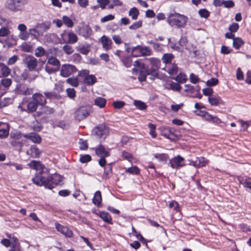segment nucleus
<instances>
[{
  "instance_id": "f257e3e1",
  "label": "nucleus",
  "mask_w": 251,
  "mask_h": 251,
  "mask_svg": "<svg viewBox=\"0 0 251 251\" xmlns=\"http://www.w3.org/2000/svg\"><path fill=\"white\" fill-rule=\"evenodd\" d=\"M187 17L183 15L177 13H169L168 15L167 21L171 26H176L177 27H183L187 22Z\"/></svg>"
},
{
  "instance_id": "f03ea898",
  "label": "nucleus",
  "mask_w": 251,
  "mask_h": 251,
  "mask_svg": "<svg viewBox=\"0 0 251 251\" xmlns=\"http://www.w3.org/2000/svg\"><path fill=\"white\" fill-rule=\"evenodd\" d=\"M126 50L127 52H131L134 57L150 56L152 53L150 47L139 45L131 48H127Z\"/></svg>"
},
{
  "instance_id": "7ed1b4c3",
  "label": "nucleus",
  "mask_w": 251,
  "mask_h": 251,
  "mask_svg": "<svg viewBox=\"0 0 251 251\" xmlns=\"http://www.w3.org/2000/svg\"><path fill=\"white\" fill-rule=\"evenodd\" d=\"M92 112V109L90 106H81L75 110L74 117L75 120L80 122L87 118Z\"/></svg>"
},
{
  "instance_id": "20e7f679",
  "label": "nucleus",
  "mask_w": 251,
  "mask_h": 251,
  "mask_svg": "<svg viewBox=\"0 0 251 251\" xmlns=\"http://www.w3.org/2000/svg\"><path fill=\"white\" fill-rule=\"evenodd\" d=\"M26 4L25 0H6L5 6L10 11H22Z\"/></svg>"
},
{
  "instance_id": "39448f33",
  "label": "nucleus",
  "mask_w": 251,
  "mask_h": 251,
  "mask_svg": "<svg viewBox=\"0 0 251 251\" xmlns=\"http://www.w3.org/2000/svg\"><path fill=\"white\" fill-rule=\"evenodd\" d=\"M38 105L36 102L32 101L23 100L18 108L21 111H25L28 113H33L37 110Z\"/></svg>"
},
{
  "instance_id": "423d86ee",
  "label": "nucleus",
  "mask_w": 251,
  "mask_h": 251,
  "mask_svg": "<svg viewBox=\"0 0 251 251\" xmlns=\"http://www.w3.org/2000/svg\"><path fill=\"white\" fill-rule=\"evenodd\" d=\"M60 36L61 40L64 43L74 44L78 40L77 36L73 32L67 33L66 30H64Z\"/></svg>"
},
{
  "instance_id": "0eeeda50",
  "label": "nucleus",
  "mask_w": 251,
  "mask_h": 251,
  "mask_svg": "<svg viewBox=\"0 0 251 251\" xmlns=\"http://www.w3.org/2000/svg\"><path fill=\"white\" fill-rule=\"evenodd\" d=\"M48 183H46L47 188L51 189L55 186L60 184L63 180L62 177L58 174L50 176L47 177Z\"/></svg>"
},
{
  "instance_id": "6e6552de",
  "label": "nucleus",
  "mask_w": 251,
  "mask_h": 251,
  "mask_svg": "<svg viewBox=\"0 0 251 251\" xmlns=\"http://www.w3.org/2000/svg\"><path fill=\"white\" fill-rule=\"evenodd\" d=\"M77 71L76 67L71 64H64L60 69V75L62 76L67 77Z\"/></svg>"
},
{
  "instance_id": "1a4fd4ad",
  "label": "nucleus",
  "mask_w": 251,
  "mask_h": 251,
  "mask_svg": "<svg viewBox=\"0 0 251 251\" xmlns=\"http://www.w3.org/2000/svg\"><path fill=\"white\" fill-rule=\"evenodd\" d=\"M93 132L99 137L105 139L109 134V129L104 124H101L95 127Z\"/></svg>"
},
{
  "instance_id": "9d476101",
  "label": "nucleus",
  "mask_w": 251,
  "mask_h": 251,
  "mask_svg": "<svg viewBox=\"0 0 251 251\" xmlns=\"http://www.w3.org/2000/svg\"><path fill=\"white\" fill-rule=\"evenodd\" d=\"M24 62L26 65L28 70L30 71H35L38 65L37 60L36 58L31 55H27L24 59Z\"/></svg>"
},
{
  "instance_id": "9b49d317",
  "label": "nucleus",
  "mask_w": 251,
  "mask_h": 251,
  "mask_svg": "<svg viewBox=\"0 0 251 251\" xmlns=\"http://www.w3.org/2000/svg\"><path fill=\"white\" fill-rule=\"evenodd\" d=\"M169 164L173 169H177L185 166L184 159L177 155L170 160Z\"/></svg>"
},
{
  "instance_id": "f8f14e48",
  "label": "nucleus",
  "mask_w": 251,
  "mask_h": 251,
  "mask_svg": "<svg viewBox=\"0 0 251 251\" xmlns=\"http://www.w3.org/2000/svg\"><path fill=\"white\" fill-rule=\"evenodd\" d=\"M99 42L101 44L102 47L104 50L107 51L111 49L113 43L109 37L103 35L99 39Z\"/></svg>"
},
{
  "instance_id": "ddd939ff",
  "label": "nucleus",
  "mask_w": 251,
  "mask_h": 251,
  "mask_svg": "<svg viewBox=\"0 0 251 251\" xmlns=\"http://www.w3.org/2000/svg\"><path fill=\"white\" fill-rule=\"evenodd\" d=\"M55 227L58 231L60 232L67 237L70 238L73 235V231L67 226H63L59 223H56Z\"/></svg>"
},
{
  "instance_id": "4468645a",
  "label": "nucleus",
  "mask_w": 251,
  "mask_h": 251,
  "mask_svg": "<svg viewBox=\"0 0 251 251\" xmlns=\"http://www.w3.org/2000/svg\"><path fill=\"white\" fill-rule=\"evenodd\" d=\"M47 177H45L41 175H37L32 178V182L38 186L44 185L46 188H47L46 183H48Z\"/></svg>"
},
{
  "instance_id": "2eb2a0df",
  "label": "nucleus",
  "mask_w": 251,
  "mask_h": 251,
  "mask_svg": "<svg viewBox=\"0 0 251 251\" xmlns=\"http://www.w3.org/2000/svg\"><path fill=\"white\" fill-rule=\"evenodd\" d=\"M32 99L36 102L37 105H43L47 102L45 97L40 93H35L32 96Z\"/></svg>"
},
{
  "instance_id": "dca6fc26",
  "label": "nucleus",
  "mask_w": 251,
  "mask_h": 251,
  "mask_svg": "<svg viewBox=\"0 0 251 251\" xmlns=\"http://www.w3.org/2000/svg\"><path fill=\"white\" fill-rule=\"evenodd\" d=\"M209 103L212 106H217L219 104H223V101L221 98L218 95H212L208 98Z\"/></svg>"
},
{
  "instance_id": "f3484780",
  "label": "nucleus",
  "mask_w": 251,
  "mask_h": 251,
  "mask_svg": "<svg viewBox=\"0 0 251 251\" xmlns=\"http://www.w3.org/2000/svg\"><path fill=\"white\" fill-rule=\"evenodd\" d=\"M24 137L35 143L39 144L41 142V137L39 135L34 132L24 135Z\"/></svg>"
},
{
  "instance_id": "a211bd4d",
  "label": "nucleus",
  "mask_w": 251,
  "mask_h": 251,
  "mask_svg": "<svg viewBox=\"0 0 251 251\" xmlns=\"http://www.w3.org/2000/svg\"><path fill=\"white\" fill-rule=\"evenodd\" d=\"M95 152L96 154L100 157H108L110 155L109 152L106 151L104 147L101 145H100L96 148Z\"/></svg>"
},
{
  "instance_id": "6ab92c4d",
  "label": "nucleus",
  "mask_w": 251,
  "mask_h": 251,
  "mask_svg": "<svg viewBox=\"0 0 251 251\" xmlns=\"http://www.w3.org/2000/svg\"><path fill=\"white\" fill-rule=\"evenodd\" d=\"M10 72V69L6 65L0 63V77L8 76Z\"/></svg>"
},
{
  "instance_id": "aec40b11",
  "label": "nucleus",
  "mask_w": 251,
  "mask_h": 251,
  "mask_svg": "<svg viewBox=\"0 0 251 251\" xmlns=\"http://www.w3.org/2000/svg\"><path fill=\"white\" fill-rule=\"evenodd\" d=\"M192 163L194 166L197 167H201L204 166L206 163V159L203 157H197L194 161H192Z\"/></svg>"
},
{
  "instance_id": "412c9836",
  "label": "nucleus",
  "mask_w": 251,
  "mask_h": 251,
  "mask_svg": "<svg viewBox=\"0 0 251 251\" xmlns=\"http://www.w3.org/2000/svg\"><path fill=\"white\" fill-rule=\"evenodd\" d=\"M79 34L87 38L91 34V29L88 26H83L79 29Z\"/></svg>"
},
{
  "instance_id": "4be33fe9",
  "label": "nucleus",
  "mask_w": 251,
  "mask_h": 251,
  "mask_svg": "<svg viewBox=\"0 0 251 251\" xmlns=\"http://www.w3.org/2000/svg\"><path fill=\"white\" fill-rule=\"evenodd\" d=\"M54 110L53 108H51L49 106L43 105L40 109V111L38 112L37 115L40 116L41 114H50L54 112Z\"/></svg>"
},
{
  "instance_id": "5701e85b",
  "label": "nucleus",
  "mask_w": 251,
  "mask_h": 251,
  "mask_svg": "<svg viewBox=\"0 0 251 251\" xmlns=\"http://www.w3.org/2000/svg\"><path fill=\"white\" fill-rule=\"evenodd\" d=\"M99 216L106 223L112 224V219L110 215L106 212H100Z\"/></svg>"
},
{
  "instance_id": "b1692460",
  "label": "nucleus",
  "mask_w": 251,
  "mask_h": 251,
  "mask_svg": "<svg viewBox=\"0 0 251 251\" xmlns=\"http://www.w3.org/2000/svg\"><path fill=\"white\" fill-rule=\"evenodd\" d=\"M17 92L20 95H29L32 93V89L25 86H20L17 90Z\"/></svg>"
},
{
  "instance_id": "393cba45",
  "label": "nucleus",
  "mask_w": 251,
  "mask_h": 251,
  "mask_svg": "<svg viewBox=\"0 0 251 251\" xmlns=\"http://www.w3.org/2000/svg\"><path fill=\"white\" fill-rule=\"evenodd\" d=\"M38 28H39L37 27L36 25L35 27L29 29V34L36 39H37L40 36L43 35V32H41V31L38 30Z\"/></svg>"
},
{
  "instance_id": "a878e982",
  "label": "nucleus",
  "mask_w": 251,
  "mask_h": 251,
  "mask_svg": "<svg viewBox=\"0 0 251 251\" xmlns=\"http://www.w3.org/2000/svg\"><path fill=\"white\" fill-rule=\"evenodd\" d=\"M239 181L244 187L250 189L251 190V177L248 176L242 177L240 179Z\"/></svg>"
},
{
  "instance_id": "bb28decb",
  "label": "nucleus",
  "mask_w": 251,
  "mask_h": 251,
  "mask_svg": "<svg viewBox=\"0 0 251 251\" xmlns=\"http://www.w3.org/2000/svg\"><path fill=\"white\" fill-rule=\"evenodd\" d=\"M21 49L25 52H31L33 50V46L29 42H25L21 45Z\"/></svg>"
},
{
  "instance_id": "cd10ccee",
  "label": "nucleus",
  "mask_w": 251,
  "mask_h": 251,
  "mask_svg": "<svg viewBox=\"0 0 251 251\" xmlns=\"http://www.w3.org/2000/svg\"><path fill=\"white\" fill-rule=\"evenodd\" d=\"M84 82L87 85H93L97 82V78L93 75H89L84 79Z\"/></svg>"
},
{
  "instance_id": "c85d7f7f",
  "label": "nucleus",
  "mask_w": 251,
  "mask_h": 251,
  "mask_svg": "<svg viewBox=\"0 0 251 251\" xmlns=\"http://www.w3.org/2000/svg\"><path fill=\"white\" fill-rule=\"evenodd\" d=\"M101 193L100 191H97L94 194L93 202L95 205L99 206L101 203Z\"/></svg>"
},
{
  "instance_id": "c756f323",
  "label": "nucleus",
  "mask_w": 251,
  "mask_h": 251,
  "mask_svg": "<svg viewBox=\"0 0 251 251\" xmlns=\"http://www.w3.org/2000/svg\"><path fill=\"white\" fill-rule=\"evenodd\" d=\"M27 165L30 168L36 170H39L43 169V167L41 163L36 160H33Z\"/></svg>"
},
{
  "instance_id": "7c9ffc66",
  "label": "nucleus",
  "mask_w": 251,
  "mask_h": 251,
  "mask_svg": "<svg viewBox=\"0 0 251 251\" xmlns=\"http://www.w3.org/2000/svg\"><path fill=\"white\" fill-rule=\"evenodd\" d=\"M161 134L162 135L165 136V137L171 139V136L173 134V133L171 130V129L168 127H162L161 129Z\"/></svg>"
},
{
  "instance_id": "2f4dec72",
  "label": "nucleus",
  "mask_w": 251,
  "mask_h": 251,
  "mask_svg": "<svg viewBox=\"0 0 251 251\" xmlns=\"http://www.w3.org/2000/svg\"><path fill=\"white\" fill-rule=\"evenodd\" d=\"M244 44V42L239 37H236L233 39V47L236 49H239Z\"/></svg>"
},
{
  "instance_id": "473e14b6",
  "label": "nucleus",
  "mask_w": 251,
  "mask_h": 251,
  "mask_svg": "<svg viewBox=\"0 0 251 251\" xmlns=\"http://www.w3.org/2000/svg\"><path fill=\"white\" fill-rule=\"evenodd\" d=\"M106 100L103 98L98 97L95 100V104L100 108H103L105 106Z\"/></svg>"
},
{
  "instance_id": "72a5a7b5",
  "label": "nucleus",
  "mask_w": 251,
  "mask_h": 251,
  "mask_svg": "<svg viewBox=\"0 0 251 251\" xmlns=\"http://www.w3.org/2000/svg\"><path fill=\"white\" fill-rule=\"evenodd\" d=\"M174 58V56L173 54L171 53H165L163 55L162 60L164 63L168 64L172 62Z\"/></svg>"
},
{
  "instance_id": "f704fd0d",
  "label": "nucleus",
  "mask_w": 251,
  "mask_h": 251,
  "mask_svg": "<svg viewBox=\"0 0 251 251\" xmlns=\"http://www.w3.org/2000/svg\"><path fill=\"white\" fill-rule=\"evenodd\" d=\"M144 71L147 75H151L152 77H157L158 76V71L153 68L148 69L145 67Z\"/></svg>"
},
{
  "instance_id": "c9c22d12",
  "label": "nucleus",
  "mask_w": 251,
  "mask_h": 251,
  "mask_svg": "<svg viewBox=\"0 0 251 251\" xmlns=\"http://www.w3.org/2000/svg\"><path fill=\"white\" fill-rule=\"evenodd\" d=\"M46 54V50L43 47L40 46L35 50V55L37 57H41Z\"/></svg>"
},
{
  "instance_id": "e433bc0d",
  "label": "nucleus",
  "mask_w": 251,
  "mask_h": 251,
  "mask_svg": "<svg viewBox=\"0 0 251 251\" xmlns=\"http://www.w3.org/2000/svg\"><path fill=\"white\" fill-rule=\"evenodd\" d=\"M48 63L57 67H59L60 65L59 60L53 56H51L48 58Z\"/></svg>"
},
{
  "instance_id": "4c0bfd02",
  "label": "nucleus",
  "mask_w": 251,
  "mask_h": 251,
  "mask_svg": "<svg viewBox=\"0 0 251 251\" xmlns=\"http://www.w3.org/2000/svg\"><path fill=\"white\" fill-rule=\"evenodd\" d=\"M128 14L131 16L133 20H136L139 14V12L136 7H133L130 9Z\"/></svg>"
},
{
  "instance_id": "58836bf2",
  "label": "nucleus",
  "mask_w": 251,
  "mask_h": 251,
  "mask_svg": "<svg viewBox=\"0 0 251 251\" xmlns=\"http://www.w3.org/2000/svg\"><path fill=\"white\" fill-rule=\"evenodd\" d=\"M174 80L180 83H185L187 80L186 75L184 74L180 73L176 77L173 78Z\"/></svg>"
},
{
  "instance_id": "ea45409f",
  "label": "nucleus",
  "mask_w": 251,
  "mask_h": 251,
  "mask_svg": "<svg viewBox=\"0 0 251 251\" xmlns=\"http://www.w3.org/2000/svg\"><path fill=\"white\" fill-rule=\"evenodd\" d=\"M30 151L31 152V155L32 157L37 158L39 156V150L35 146H32L30 147Z\"/></svg>"
},
{
  "instance_id": "a19ab883",
  "label": "nucleus",
  "mask_w": 251,
  "mask_h": 251,
  "mask_svg": "<svg viewBox=\"0 0 251 251\" xmlns=\"http://www.w3.org/2000/svg\"><path fill=\"white\" fill-rule=\"evenodd\" d=\"M148 127L150 129L149 133L153 138L156 137L157 134L155 132L156 126L152 123L148 124Z\"/></svg>"
},
{
  "instance_id": "79ce46f5",
  "label": "nucleus",
  "mask_w": 251,
  "mask_h": 251,
  "mask_svg": "<svg viewBox=\"0 0 251 251\" xmlns=\"http://www.w3.org/2000/svg\"><path fill=\"white\" fill-rule=\"evenodd\" d=\"M62 20L64 24L68 27H72L74 26V22L69 17L64 16L62 17Z\"/></svg>"
},
{
  "instance_id": "37998d69",
  "label": "nucleus",
  "mask_w": 251,
  "mask_h": 251,
  "mask_svg": "<svg viewBox=\"0 0 251 251\" xmlns=\"http://www.w3.org/2000/svg\"><path fill=\"white\" fill-rule=\"evenodd\" d=\"M66 82L74 87H77L79 85L78 80L75 77H70L66 80Z\"/></svg>"
},
{
  "instance_id": "c03bdc74",
  "label": "nucleus",
  "mask_w": 251,
  "mask_h": 251,
  "mask_svg": "<svg viewBox=\"0 0 251 251\" xmlns=\"http://www.w3.org/2000/svg\"><path fill=\"white\" fill-rule=\"evenodd\" d=\"M10 144L13 147L20 151L23 146V143L22 142L16 140H12L10 142Z\"/></svg>"
},
{
  "instance_id": "a18cd8bd",
  "label": "nucleus",
  "mask_w": 251,
  "mask_h": 251,
  "mask_svg": "<svg viewBox=\"0 0 251 251\" xmlns=\"http://www.w3.org/2000/svg\"><path fill=\"white\" fill-rule=\"evenodd\" d=\"M126 172L133 175H138L140 173V169L137 166H134L126 169Z\"/></svg>"
},
{
  "instance_id": "49530a36",
  "label": "nucleus",
  "mask_w": 251,
  "mask_h": 251,
  "mask_svg": "<svg viewBox=\"0 0 251 251\" xmlns=\"http://www.w3.org/2000/svg\"><path fill=\"white\" fill-rule=\"evenodd\" d=\"M167 72L171 75H175L177 73L178 67L176 64H173L168 68Z\"/></svg>"
},
{
  "instance_id": "de8ad7c7",
  "label": "nucleus",
  "mask_w": 251,
  "mask_h": 251,
  "mask_svg": "<svg viewBox=\"0 0 251 251\" xmlns=\"http://www.w3.org/2000/svg\"><path fill=\"white\" fill-rule=\"evenodd\" d=\"M78 50L82 54L87 55L90 51V46L87 45L86 46H83L80 47L78 49Z\"/></svg>"
},
{
  "instance_id": "09e8293b",
  "label": "nucleus",
  "mask_w": 251,
  "mask_h": 251,
  "mask_svg": "<svg viewBox=\"0 0 251 251\" xmlns=\"http://www.w3.org/2000/svg\"><path fill=\"white\" fill-rule=\"evenodd\" d=\"M198 13L201 17L205 19L208 18L210 16V12L205 8L200 9Z\"/></svg>"
},
{
  "instance_id": "8fccbe9b",
  "label": "nucleus",
  "mask_w": 251,
  "mask_h": 251,
  "mask_svg": "<svg viewBox=\"0 0 251 251\" xmlns=\"http://www.w3.org/2000/svg\"><path fill=\"white\" fill-rule=\"evenodd\" d=\"M10 33V31L8 27L3 26L0 28V37H6L9 35Z\"/></svg>"
},
{
  "instance_id": "3c124183",
  "label": "nucleus",
  "mask_w": 251,
  "mask_h": 251,
  "mask_svg": "<svg viewBox=\"0 0 251 251\" xmlns=\"http://www.w3.org/2000/svg\"><path fill=\"white\" fill-rule=\"evenodd\" d=\"M122 62L126 68H129L131 67L132 63V58L130 56L125 57L122 59Z\"/></svg>"
},
{
  "instance_id": "603ef678",
  "label": "nucleus",
  "mask_w": 251,
  "mask_h": 251,
  "mask_svg": "<svg viewBox=\"0 0 251 251\" xmlns=\"http://www.w3.org/2000/svg\"><path fill=\"white\" fill-rule=\"evenodd\" d=\"M62 49L65 53L67 55H70L72 54L74 51V50L73 49V47L69 45H64Z\"/></svg>"
},
{
  "instance_id": "864d4df0",
  "label": "nucleus",
  "mask_w": 251,
  "mask_h": 251,
  "mask_svg": "<svg viewBox=\"0 0 251 251\" xmlns=\"http://www.w3.org/2000/svg\"><path fill=\"white\" fill-rule=\"evenodd\" d=\"M12 83V80L10 78H4L0 81V85L5 88L9 87Z\"/></svg>"
},
{
  "instance_id": "5fc2aeb1",
  "label": "nucleus",
  "mask_w": 251,
  "mask_h": 251,
  "mask_svg": "<svg viewBox=\"0 0 251 251\" xmlns=\"http://www.w3.org/2000/svg\"><path fill=\"white\" fill-rule=\"evenodd\" d=\"M134 104V105L140 110H144L147 107L146 104L140 100H135Z\"/></svg>"
},
{
  "instance_id": "6e6d98bb",
  "label": "nucleus",
  "mask_w": 251,
  "mask_h": 251,
  "mask_svg": "<svg viewBox=\"0 0 251 251\" xmlns=\"http://www.w3.org/2000/svg\"><path fill=\"white\" fill-rule=\"evenodd\" d=\"M67 96L72 99H74L76 96V92L74 88H68L66 90Z\"/></svg>"
},
{
  "instance_id": "4d7b16f0",
  "label": "nucleus",
  "mask_w": 251,
  "mask_h": 251,
  "mask_svg": "<svg viewBox=\"0 0 251 251\" xmlns=\"http://www.w3.org/2000/svg\"><path fill=\"white\" fill-rule=\"evenodd\" d=\"M170 89L175 91H180L181 89V86L177 83L171 82L170 84Z\"/></svg>"
},
{
  "instance_id": "13d9d810",
  "label": "nucleus",
  "mask_w": 251,
  "mask_h": 251,
  "mask_svg": "<svg viewBox=\"0 0 251 251\" xmlns=\"http://www.w3.org/2000/svg\"><path fill=\"white\" fill-rule=\"evenodd\" d=\"M154 156L161 161H166L168 158V155L164 153H156L154 155Z\"/></svg>"
},
{
  "instance_id": "bf43d9fd",
  "label": "nucleus",
  "mask_w": 251,
  "mask_h": 251,
  "mask_svg": "<svg viewBox=\"0 0 251 251\" xmlns=\"http://www.w3.org/2000/svg\"><path fill=\"white\" fill-rule=\"evenodd\" d=\"M142 25V21H138L134 23L132 25L129 26V28L131 30H135L140 27Z\"/></svg>"
},
{
  "instance_id": "052dcab7",
  "label": "nucleus",
  "mask_w": 251,
  "mask_h": 251,
  "mask_svg": "<svg viewBox=\"0 0 251 251\" xmlns=\"http://www.w3.org/2000/svg\"><path fill=\"white\" fill-rule=\"evenodd\" d=\"M147 75L145 73L144 70H140V73L138 76V80L140 82H143L146 80Z\"/></svg>"
},
{
  "instance_id": "680f3d73",
  "label": "nucleus",
  "mask_w": 251,
  "mask_h": 251,
  "mask_svg": "<svg viewBox=\"0 0 251 251\" xmlns=\"http://www.w3.org/2000/svg\"><path fill=\"white\" fill-rule=\"evenodd\" d=\"M190 81L193 84H196L200 81V78L197 75L192 73L190 75Z\"/></svg>"
},
{
  "instance_id": "e2e57ef3",
  "label": "nucleus",
  "mask_w": 251,
  "mask_h": 251,
  "mask_svg": "<svg viewBox=\"0 0 251 251\" xmlns=\"http://www.w3.org/2000/svg\"><path fill=\"white\" fill-rule=\"evenodd\" d=\"M97 2L100 4V7L102 9H104L105 8V6L108 5L110 2L109 0H97Z\"/></svg>"
},
{
  "instance_id": "0e129e2a",
  "label": "nucleus",
  "mask_w": 251,
  "mask_h": 251,
  "mask_svg": "<svg viewBox=\"0 0 251 251\" xmlns=\"http://www.w3.org/2000/svg\"><path fill=\"white\" fill-rule=\"evenodd\" d=\"M91 160V156L89 154L81 156L79 159L80 162L82 163H87Z\"/></svg>"
},
{
  "instance_id": "69168bd1",
  "label": "nucleus",
  "mask_w": 251,
  "mask_h": 251,
  "mask_svg": "<svg viewBox=\"0 0 251 251\" xmlns=\"http://www.w3.org/2000/svg\"><path fill=\"white\" fill-rule=\"evenodd\" d=\"M79 149L81 150H86L88 149V144L86 141L80 139L79 142Z\"/></svg>"
},
{
  "instance_id": "338daca9",
  "label": "nucleus",
  "mask_w": 251,
  "mask_h": 251,
  "mask_svg": "<svg viewBox=\"0 0 251 251\" xmlns=\"http://www.w3.org/2000/svg\"><path fill=\"white\" fill-rule=\"evenodd\" d=\"M115 18V16L112 14L106 15L100 19L101 23H105L109 21L113 20Z\"/></svg>"
},
{
  "instance_id": "774afa93",
  "label": "nucleus",
  "mask_w": 251,
  "mask_h": 251,
  "mask_svg": "<svg viewBox=\"0 0 251 251\" xmlns=\"http://www.w3.org/2000/svg\"><path fill=\"white\" fill-rule=\"evenodd\" d=\"M239 27V25L237 23H233L229 26L228 29L231 32H236Z\"/></svg>"
}]
</instances>
